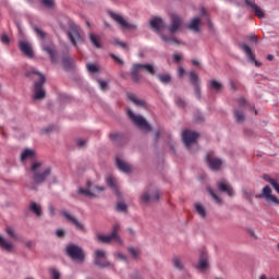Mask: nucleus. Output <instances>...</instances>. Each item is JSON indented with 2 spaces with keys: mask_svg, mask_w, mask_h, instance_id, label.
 <instances>
[{
  "mask_svg": "<svg viewBox=\"0 0 279 279\" xmlns=\"http://www.w3.org/2000/svg\"><path fill=\"white\" fill-rule=\"evenodd\" d=\"M56 234H57V236H59V239H62L64 236V230L58 229Z\"/></svg>",
  "mask_w": 279,
  "mask_h": 279,
  "instance_id": "obj_56",
  "label": "nucleus"
},
{
  "mask_svg": "<svg viewBox=\"0 0 279 279\" xmlns=\"http://www.w3.org/2000/svg\"><path fill=\"white\" fill-rule=\"evenodd\" d=\"M244 3L248 8H251V10H254L255 16H257L258 19H265V12L262 10L260 7H258V4H256L255 2H253L251 0H244Z\"/></svg>",
  "mask_w": 279,
  "mask_h": 279,
  "instance_id": "obj_19",
  "label": "nucleus"
},
{
  "mask_svg": "<svg viewBox=\"0 0 279 279\" xmlns=\"http://www.w3.org/2000/svg\"><path fill=\"white\" fill-rule=\"evenodd\" d=\"M106 182L108 184V186H110V189H112L116 193V195L119 197V190L117 189V179H114V177L112 175H108L106 178Z\"/></svg>",
  "mask_w": 279,
  "mask_h": 279,
  "instance_id": "obj_29",
  "label": "nucleus"
},
{
  "mask_svg": "<svg viewBox=\"0 0 279 279\" xmlns=\"http://www.w3.org/2000/svg\"><path fill=\"white\" fill-rule=\"evenodd\" d=\"M238 104L240 105V106H245V104H247L246 101H245V98H239L238 99Z\"/></svg>",
  "mask_w": 279,
  "mask_h": 279,
  "instance_id": "obj_60",
  "label": "nucleus"
},
{
  "mask_svg": "<svg viewBox=\"0 0 279 279\" xmlns=\"http://www.w3.org/2000/svg\"><path fill=\"white\" fill-rule=\"evenodd\" d=\"M110 58H112V60H114L116 62H118V64H123V60H121L119 57H117V54L111 53Z\"/></svg>",
  "mask_w": 279,
  "mask_h": 279,
  "instance_id": "obj_53",
  "label": "nucleus"
},
{
  "mask_svg": "<svg viewBox=\"0 0 279 279\" xmlns=\"http://www.w3.org/2000/svg\"><path fill=\"white\" fill-rule=\"evenodd\" d=\"M113 45H117V47H121L122 49H128V44L120 41V40H114Z\"/></svg>",
  "mask_w": 279,
  "mask_h": 279,
  "instance_id": "obj_50",
  "label": "nucleus"
},
{
  "mask_svg": "<svg viewBox=\"0 0 279 279\" xmlns=\"http://www.w3.org/2000/svg\"><path fill=\"white\" fill-rule=\"evenodd\" d=\"M117 210L120 213H125V210H128V205H125L123 202H120L117 204Z\"/></svg>",
  "mask_w": 279,
  "mask_h": 279,
  "instance_id": "obj_45",
  "label": "nucleus"
},
{
  "mask_svg": "<svg viewBox=\"0 0 279 279\" xmlns=\"http://www.w3.org/2000/svg\"><path fill=\"white\" fill-rule=\"evenodd\" d=\"M90 43L96 47V49H101V37L93 33L89 34Z\"/></svg>",
  "mask_w": 279,
  "mask_h": 279,
  "instance_id": "obj_30",
  "label": "nucleus"
},
{
  "mask_svg": "<svg viewBox=\"0 0 279 279\" xmlns=\"http://www.w3.org/2000/svg\"><path fill=\"white\" fill-rule=\"evenodd\" d=\"M27 158H34V150L33 149H25L21 154V160H27Z\"/></svg>",
  "mask_w": 279,
  "mask_h": 279,
  "instance_id": "obj_37",
  "label": "nucleus"
},
{
  "mask_svg": "<svg viewBox=\"0 0 279 279\" xmlns=\"http://www.w3.org/2000/svg\"><path fill=\"white\" fill-rule=\"evenodd\" d=\"M162 25H163V22H162V19L160 17H153L150 20V27L153 29H156L158 34H160V29H162Z\"/></svg>",
  "mask_w": 279,
  "mask_h": 279,
  "instance_id": "obj_28",
  "label": "nucleus"
},
{
  "mask_svg": "<svg viewBox=\"0 0 279 279\" xmlns=\"http://www.w3.org/2000/svg\"><path fill=\"white\" fill-rule=\"evenodd\" d=\"M206 160L213 171H219V169H221V165H223V161H221L219 158H216L215 153L213 151L207 154Z\"/></svg>",
  "mask_w": 279,
  "mask_h": 279,
  "instance_id": "obj_13",
  "label": "nucleus"
},
{
  "mask_svg": "<svg viewBox=\"0 0 279 279\" xmlns=\"http://www.w3.org/2000/svg\"><path fill=\"white\" fill-rule=\"evenodd\" d=\"M141 69L146 71V73H149L150 75H156V70L154 69V65L146 63V64H141L136 63L132 66L131 69V78L135 84H138L141 82L142 76H141Z\"/></svg>",
  "mask_w": 279,
  "mask_h": 279,
  "instance_id": "obj_2",
  "label": "nucleus"
},
{
  "mask_svg": "<svg viewBox=\"0 0 279 279\" xmlns=\"http://www.w3.org/2000/svg\"><path fill=\"white\" fill-rule=\"evenodd\" d=\"M218 191L221 193H227L229 197H234V190L232 185L226 182V180H220L217 182Z\"/></svg>",
  "mask_w": 279,
  "mask_h": 279,
  "instance_id": "obj_17",
  "label": "nucleus"
},
{
  "mask_svg": "<svg viewBox=\"0 0 279 279\" xmlns=\"http://www.w3.org/2000/svg\"><path fill=\"white\" fill-rule=\"evenodd\" d=\"M29 210H32V213H35L37 217H40V215H43V209H40V206L35 202L31 203Z\"/></svg>",
  "mask_w": 279,
  "mask_h": 279,
  "instance_id": "obj_35",
  "label": "nucleus"
},
{
  "mask_svg": "<svg viewBox=\"0 0 279 279\" xmlns=\"http://www.w3.org/2000/svg\"><path fill=\"white\" fill-rule=\"evenodd\" d=\"M267 60H269L271 62V60H274V54H268Z\"/></svg>",
  "mask_w": 279,
  "mask_h": 279,
  "instance_id": "obj_64",
  "label": "nucleus"
},
{
  "mask_svg": "<svg viewBox=\"0 0 279 279\" xmlns=\"http://www.w3.org/2000/svg\"><path fill=\"white\" fill-rule=\"evenodd\" d=\"M0 247H2V250H5V252H12V243L5 241V239H3V236L0 235Z\"/></svg>",
  "mask_w": 279,
  "mask_h": 279,
  "instance_id": "obj_33",
  "label": "nucleus"
},
{
  "mask_svg": "<svg viewBox=\"0 0 279 279\" xmlns=\"http://www.w3.org/2000/svg\"><path fill=\"white\" fill-rule=\"evenodd\" d=\"M128 98L130 99V101H132L134 105H136L137 108H147V102L145 100L140 99L138 97H136V95L129 94Z\"/></svg>",
  "mask_w": 279,
  "mask_h": 279,
  "instance_id": "obj_26",
  "label": "nucleus"
},
{
  "mask_svg": "<svg viewBox=\"0 0 279 279\" xmlns=\"http://www.w3.org/2000/svg\"><path fill=\"white\" fill-rule=\"evenodd\" d=\"M102 191H106V187L99 186V185H94L90 183V181L87 182V189H81L78 190V193L81 195H86L87 197H96L97 194L95 193H102Z\"/></svg>",
  "mask_w": 279,
  "mask_h": 279,
  "instance_id": "obj_10",
  "label": "nucleus"
},
{
  "mask_svg": "<svg viewBox=\"0 0 279 279\" xmlns=\"http://www.w3.org/2000/svg\"><path fill=\"white\" fill-rule=\"evenodd\" d=\"M66 254L73 260H78L80 263H84V252L80 248V246L75 244L68 245Z\"/></svg>",
  "mask_w": 279,
  "mask_h": 279,
  "instance_id": "obj_8",
  "label": "nucleus"
},
{
  "mask_svg": "<svg viewBox=\"0 0 279 279\" xmlns=\"http://www.w3.org/2000/svg\"><path fill=\"white\" fill-rule=\"evenodd\" d=\"M49 213H50L51 217H53V215H56V208H53L52 205L49 206Z\"/></svg>",
  "mask_w": 279,
  "mask_h": 279,
  "instance_id": "obj_61",
  "label": "nucleus"
},
{
  "mask_svg": "<svg viewBox=\"0 0 279 279\" xmlns=\"http://www.w3.org/2000/svg\"><path fill=\"white\" fill-rule=\"evenodd\" d=\"M240 49L246 53V57L248 58L250 62H254L255 66H260V62L256 61V56L252 51V48L247 46V44H239Z\"/></svg>",
  "mask_w": 279,
  "mask_h": 279,
  "instance_id": "obj_16",
  "label": "nucleus"
},
{
  "mask_svg": "<svg viewBox=\"0 0 279 279\" xmlns=\"http://www.w3.org/2000/svg\"><path fill=\"white\" fill-rule=\"evenodd\" d=\"M1 43H3L4 45H9L10 44V37H8V35H2L1 36Z\"/></svg>",
  "mask_w": 279,
  "mask_h": 279,
  "instance_id": "obj_55",
  "label": "nucleus"
},
{
  "mask_svg": "<svg viewBox=\"0 0 279 279\" xmlns=\"http://www.w3.org/2000/svg\"><path fill=\"white\" fill-rule=\"evenodd\" d=\"M171 19V25L168 27L170 34H175V32H178V29H180V27H182V19L180 16H178V14L172 13L170 15Z\"/></svg>",
  "mask_w": 279,
  "mask_h": 279,
  "instance_id": "obj_15",
  "label": "nucleus"
},
{
  "mask_svg": "<svg viewBox=\"0 0 279 279\" xmlns=\"http://www.w3.org/2000/svg\"><path fill=\"white\" fill-rule=\"evenodd\" d=\"M116 165L122 173H132V166L130 163L121 160V158L117 157L116 158Z\"/></svg>",
  "mask_w": 279,
  "mask_h": 279,
  "instance_id": "obj_23",
  "label": "nucleus"
},
{
  "mask_svg": "<svg viewBox=\"0 0 279 279\" xmlns=\"http://www.w3.org/2000/svg\"><path fill=\"white\" fill-rule=\"evenodd\" d=\"M28 77L31 75H37L38 82H35V94L34 99H45V89L43 88V85L46 82L45 74H41L40 72L36 70H31L26 74Z\"/></svg>",
  "mask_w": 279,
  "mask_h": 279,
  "instance_id": "obj_3",
  "label": "nucleus"
},
{
  "mask_svg": "<svg viewBox=\"0 0 279 279\" xmlns=\"http://www.w3.org/2000/svg\"><path fill=\"white\" fill-rule=\"evenodd\" d=\"M86 66H87L88 73H98L99 72V68L94 63H87Z\"/></svg>",
  "mask_w": 279,
  "mask_h": 279,
  "instance_id": "obj_42",
  "label": "nucleus"
},
{
  "mask_svg": "<svg viewBox=\"0 0 279 279\" xmlns=\"http://www.w3.org/2000/svg\"><path fill=\"white\" fill-rule=\"evenodd\" d=\"M31 173L35 184H45L47 178L51 175V167L45 165L43 161H35L32 163Z\"/></svg>",
  "mask_w": 279,
  "mask_h": 279,
  "instance_id": "obj_1",
  "label": "nucleus"
},
{
  "mask_svg": "<svg viewBox=\"0 0 279 279\" xmlns=\"http://www.w3.org/2000/svg\"><path fill=\"white\" fill-rule=\"evenodd\" d=\"M209 88L213 90H219L221 88V83L217 81H209Z\"/></svg>",
  "mask_w": 279,
  "mask_h": 279,
  "instance_id": "obj_43",
  "label": "nucleus"
},
{
  "mask_svg": "<svg viewBox=\"0 0 279 279\" xmlns=\"http://www.w3.org/2000/svg\"><path fill=\"white\" fill-rule=\"evenodd\" d=\"M196 268L199 269V271H206V269H208V253L204 251L201 252Z\"/></svg>",
  "mask_w": 279,
  "mask_h": 279,
  "instance_id": "obj_18",
  "label": "nucleus"
},
{
  "mask_svg": "<svg viewBox=\"0 0 279 279\" xmlns=\"http://www.w3.org/2000/svg\"><path fill=\"white\" fill-rule=\"evenodd\" d=\"M114 256L118 258V260H128V257L121 253H116Z\"/></svg>",
  "mask_w": 279,
  "mask_h": 279,
  "instance_id": "obj_54",
  "label": "nucleus"
},
{
  "mask_svg": "<svg viewBox=\"0 0 279 279\" xmlns=\"http://www.w3.org/2000/svg\"><path fill=\"white\" fill-rule=\"evenodd\" d=\"M41 4L46 8H51L53 5V0H41Z\"/></svg>",
  "mask_w": 279,
  "mask_h": 279,
  "instance_id": "obj_52",
  "label": "nucleus"
},
{
  "mask_svg": "<svg viewBox=\"0 0 279 279\" xmlns=\"http://www.w3.org/2000/svg\"><path fill=\"white\" fill-rule=\"evenodd\" d=\"M157 77L161 84H169L171 82V75L169 74H159Z\"/></svg>",
  "mask_w": 279,
  "mask_h": 279,
  "instance_id": "obj_39",
  "label": "nucleus"
},
{
  "mask_svg": "<svg viewBox=\"0 0 279 279\" xmlns=\"http://www.w3.org/2000/svg\"><path fill=\"white\" fill-rule=\"evenodd\" d=\"M128 117L132 121V123H134V125H136L141 130H144V132H151V126L149 125L147 120L143 118V116L136 114L131 109H128Z\"/></svg>",
  "mask_w": 279,
  "mask_h": 279,
  "instance_id": "obj_6",
  "label": "nucleus"
},
{
  "mask_svg": "<svg viewBox=\"0 0 279 279\" xmlns=\"http://www.w3.org/2000/svg\"><path fill=\"white\" fill-rule=\"evenodd\" d=\"M190 77H191L193 86H194V93H195L197 99H199V97H202V93L199 89V77L197 76V74L195 72H190Z\"/></svg>",
  "mask_w": 279,
  "mask_h": 279,
  "instance_id": "obj_21",
  "label": "nucleus"
},
{
  "mask_svg": "<svg viewBox=\"0 0 279 279\" xmlns=\"http://www.w3.org/2000/svg\"><path fill=\"white\" fill-rule=\"evenodd\" d=\"M192 64H194V66H199V61L193 60V61H192Z\"/></svg>",
  "mask_w": 279,
  "mask_h": 279,
  "instance_id": "obj_63",
  "label": "nucleus"
},
{
  "mask_svg": "<svg viewBox=\"0 0 279 279\" xmlns=\"http://www.w3.org/2000/svg\"><path fill=\"white\" fill-rule=\"evenodd\" d=\"M175 104L177 106H179L180 108H184L186 106V102L184 101V99L182 98H177L175 99Z\"/></svg>",
  "mask_w": 279,
  "mask_h": 279,
  "instance_id": "obj_51",
  "label": "nucleus"
},
{
  "mask_svg": "<svg viewBox=\"0 0 279 279\" xmlns=\"http://www.w3.org/2000/svg\"><path fill=\"white\" fill-rule=\"evenodd\" d=\"M109 138L117 145H121V143H125L126 141L125 135H123L122 133H111L109 135Z\"/></svg>",
  "mask_w": 279,
  "mask_h": 279,
  "instance_id": "obj_27",
  "label": "nucleus"
},
{
  "mask_svg": "<svg viewBox=\"0 0 279 279\" xmlns=\"http://www.w3.org/2000/svg\"><path fill=\"white\" fill-rule=\"evenodd\" d=\"M98 84L101 90H108V83L106 81L98 80Z\"/></svg>",
  "mask_w": 279,
  "mask_h": 279,
  "instance_id": "obj_48",
  "label": "nucleus"
},
{
  "mask_svg": "<svg viewBox=\"0 0 279 279\" xmlns=\"http://www.w3.org/2000/svg\"><path fill=\"white\" fill-rule=\"evenodd\" d=\"M61 215H63V217H65V219L68 221H70V223H73V226H75L76 230H80L81 232H86V228L84 227V225L82 222H80V220H77V218L73 217L71 214H69L68 211H61Z\"/></svg>",
  "mask_w": 279,
  "mask_h": 279,
  "instance_id": "obj_14",
  "label": "nucleus"
},
{
  "mask_svg": "<svg viewBox=\"0 0 279 279\" xmlns=\"http://www.w3.org/2000/svg\"><path fill=\"white\" fill-rule=\"evenodd\" d=\"M110 16H111V19H113V21H116V23H118V25H120L121 29H136V25L135 24L129 23L120 14L111 12Z\"/></svg>",
  "mask_w": 279,
  "mask_h": 279,
  "instance_id": "obj_11",
  "label": "nucleus"
},
{
  "mask_svg": "<svg viewBox=\"0 0 279 279\" xmlns=\"http://www.w3.org/2000/svg\"><path fill=\"white\" fill-rule=\"evenodd\" d=\"M199 137V134L191 130H185L182 133V141L185 146L191 147L195 141Z\"/></svg>",
  "mask_w": 279,
  "mask_h": 279,
  "instance_id": "obj_12",
  "label": "nucleus"
},
{
  "mask_svg": "<svg viewBox=\"0 0 279 279\" xmlns=\"http://www.w3.org/2000/svg\"><path fill=\"white\" fill-rule=\"evenodd\" d=\"M129 252H130L132 258H138V254H141V252L134 247H129Z\"/></svg>",
  "mask_w": 279,
  "mask_h": 279,
  "instance_id": "obj_46",
  "label": "nucleus"
},
{
  "mask_svg": "<svg viewBox=\"0 0 279 279\" xmlns=\"http://www.w3.org/2000/svg\"><path fill=\"white\" fill-rule=\"evenodd\" d=\"M161 39L165 40V43H173V45H182L180 40L173 38V37H167V35H161Z\"/></svg>",
  "mask_w": 279,
  "mask_h": 279,
  "instance_id": "obj_40",
  "label": "nucleus"
},
{
  "mask_svg": "<svg viewBox=\"0 0 279 279\" xmlns=\"http://www.w3.org/2000/svg\"><path fill=\"white\" fill-rule=\"evenodd\" d=\"M33 29L35 34L38 36V38H40L41 40L47 37V34L43 32L40 28H38V26H34Z\"/></svg>",
  "mask_w": 279,
  "mask_h": 279,
  "instance_id": "obj_41",
  "label": "nucleus"
},
{
  "mask_svg": "<svg viewBox=\"0 0 279 279\" xmlns=\"http://www.w3.org/2000/svg\"><path fill=\"white\" fill-rule=\"evenodd\" d=\"M128 117L132 121V123H134V125H136L141 130H144V132H151V126L149 125L147 120L143 118V116L136 114L131 109H128Z\"/></svg>",
  "mask_w": 279,
  "mask_h": 279,
  "instance_id": "obj_5",
  "label": "nucleus"
},
{
  "mask_svg": "<svg viewBox=\"0 0 279 279\" xmlns=\"http://www.w3.org/2000/svg\"><path fill=\"white\" fill-rule=\"evenodd\" d=\"M76 144L78 147H84L86 145V140H77Z\"/></svg>",
  "mask_w": 279,
  "mask_h": 279,
  "instance_id": "obj_58",
  "label": "nucleus"
},
{
  "mask_svg": "<svg viewBox=\"0 0 279 279\" xmlns=\"http://www.w3.org/2000/svg\"><path fill=\"white\" fill-rule=\"evenodd\" d=\"M234 117L238 123H243V121H245V114L241 110H234Z\"/></svg>",
  "mask_w": 279,
  "mask_h": 279,
  "instance_id": "obj_38",
  "label": "nucleus"
},
{
  "mask_svg": "<svg viewBox=\"0 0 279 279\" xmlns=\"http://www.w3.org/2000/svg\"><path fill=\"white\" fill-rule=\"evenodd\" d=\"M248 40H250L251 43H258V38H256L255 35L248 36Z\"/></svg>",
  "mask_w": 279,
  "mask_h": 279,
  "instance_id": "obj_59",
  "label": "nucleus"
},
{
  "mask_svg": "<svg viewBox=\"0 0 279 279\" xmlns=\"http://www.w3.org/2000/svg\"><path fill=\"white\" fill-rule=\"evenodd\" d=\"M194 207L199 217L204 219V217H206V208H204L199 203H195Z\"/></svg>",
  "mask_w": 279,
  "mask_h": 279,
  "instance_id": "obj_36",
  "label": "nucleus"
},
{
  "mask_svg": "<svg viewBox=\"0 0 279 279\" xmlns=\"http://www.w3.org/2000/svg\"><path fill=\"white\" fill-rule=\"evenodd\" d=\"M209 195H211L213 199L216 204H221V198L213 191V189H208Z\"/></svg>",
  "mask_w": 279,
  "mask_h": 279,
  "instance_id": "obj_44",
  "label": "nucleus"
},
{
  "mask_svg": "<svg viewBox=\"0 0 279 279\" xmlns=\"http://www.w3.org/2000/svg\"><path fill=\"white\" fill-rule=\"evenodd\" d=\"M271 187L269 185H266L263 187V192L257 195L259 199H266L268 204H276V206H279V198L276 195L271 194Z\"/></svg>",
  "mask_w": 279,
  "mask_h": 279,
  "instance_id": "obj_9",
  "label": "nucleus"
},
{
  "mask_svg": "<svg viewBox=\"0 0 279 279\" xmlns=\"http://www.w3.org/2000/svg\"><path fill=\"white\" fill-rule=\"evenodd\" d=\"M184 73H185L184 68L180 66V68L178 69V75H179V77H184Z\"/></svg>",
  "mask_w": 279,
  "mask_h": 279,
  "instance_id": "obj_57",
  "label": "nucleus"
},
{
  "mask_svg": "<svg viewBox=\"0 0 279 279\" xmlns=\"http://www.w3.org/2000/svg\"><path fill=\"white\" fill-rule=\"evenodd\" d=\"M41 47L44 51H46V53L50 56V60L52 63L58 62V53H56V47H53V45H43Z\"/></svg>",
  "mask_w": 279,
  "mask_h": 279,
  "instance_id": "obj_24",
  "label": "nucleus"
},
{
  "mask_svg": "<svg viewBox=\"0 0 279 279\" xmlns=\"http://www.w3.org/2000/svg\"><path fill=\"white\" fill-rule=\"evenodd\" d=\"M94 265H96V267H100V269L112 267V264H110V262H108L106 258V252L102 250H96L94 252Z\"/></svg>",
  "mask_w": 279,
  "mask_h": 279,
  "instance_id": "obj_7",
  "label": "nucleus"
},
{
  "mask_svg": "<svg viewBox=\"0 0 279 279\" xmlns=\"http://www.w3.org/2000/svg\"><path fill=\"white\" fill-rule=\"evenodd\" d=\"M20 49L27 58H34V50L27 41H20Z\"/></svg>",
  "mask_w": 279,
  "mask_h": 279,
  "instance_id": "obj_25",
  "label": "nucleus"
},
{
  "mask_svg": "<svg viewBox=\"0 0 279 279\" xmlns=\"http://www.w3.org/2000/svg\"><path fill=\"white\" fill-rule=\"evenodd\" d=\"M50 274L52 279H60V271H58L56 268H51Z\"/></svg>",
  "mask_w": 279,
  "mask_h": 279,
  "instance_id": "obj_47",
  "label": "nucleus"
},
{
  "mask_svg": "<svg viewBox=\"0 0 279 279\" xmlns=\"http://www.w3.org/2000/svg\"><path fill=\"white\" fill-rule=\"evenodd\" d=\"M173 58H174V62H180V60H182V56L180 54H174Z\"/></svg>",
  "mask_w": 279,
  "mask_h": 279,
  "instance_id": "obj_62",
  "label": "nucleus"
},
{
  "mask_svg": "<svg viewBox=\"0 0 279 279\" xmlns=\"http://www.w3.org/2000/svg\"><path fill=\"white\" fill-rule=\"evenodd\" d=\"M62 64L66 71H71V69L73 68V64H75V61H73V59L69 57H65L62 59Z\"/></svg>",
  "mask_w": 279,
  "mask_h": 279,
  "instance_id": "obj_32",
  "label": "nucleus"
},
{
  "mask_svg": "<svg viewBox=\"0 0 279 279\" xmlns=\"http://www.w3.org/2000/svg\"><path fill=\"white\" fill-rule=\"evenodd\" d=\"M68 38L74 47H77V40L82 39V35L80 34V31L72 28L68 32Z\"/></svg>",
  "mask_w": 279,
  "mask_h": 279,
  "instance_id": "obj_22",
  "label": "nucleus"
},
{
  "mask_svg": "<svg viewBox=\"0 0 279 279\" xmlns=\"http://www.w3.org/2000/svg\"><path fill=\"white\" fill-rule=\"evenodd\" d=\"M159 199H160L159 191L155 192V194L153 196L149 195V192H145L141 196V201L143 202V204H149V202H158Z\"/></svg>",
  "mask_w": 279,
  "mask_h": 279,
  "instance_id": "obj_20",
  "label": "nucleus"
},
{
  "mask_svg": "<svg viewBox=\"0 0 279 279\" xmlns=\"http://www.w3.org/2000/svg\"><path fill=\"white\" fill-rule=\"evenodd\" d=\"M121 230V226L119 223L113 225L111 234L104 235L101 233L97 234V241L99 243H110L111 241H116L120 245L123 243L121 236L119 235V231Z\"/></svg>",
  "mask_w": 279,
  "mask_h": 279,
  "instance_id": "obj_4",
  "label": "nucleus"
},
{
  "mask_svg": "<svg viewBox=\"0 0 279 279\" xmlns=\"http://www.w3.org/2000/svg\"><path fill=\"white\" fill-rule=\"evenodd\" d=\"M173 267L175 269H179V271H182L184 269V264L182 263V259L178 256L172 258Z\"/></svg>",
  "mask_w": 279,
  "mask_h": 279,
  "instance_id": "obj_34",
  "label": "nucleus"
},
{
  "mask_svg": "<svg viewBox=\"0 0 279 279\" xmlns=\"http://www.w3.org/2000/svg\"><path fill=\"white\" fill-rule=\"evenodd\" d=\"M199 23H202L199 17H194L187 25V28L192 29L193 32H199Z\"/></svg>",
  "mask_w": 279,
  "mask_h": 279,
  "instance_id": "obj_31",
  "label": "nucleus"
},
{
  "mask_svg": "<svg viewBox=\"0 0 279 279\" xmlns=\"http://www.w3.org/2000/svg\"><path fill=\"white\" fill-rule=\"evenodd\" d=\"M7 233L9 234V236H11V239H16V233L14 232V229H12V227L7 228Z\"/></svg>",
  "mask_w": 279,
  "mask_h": 279,
  "instance_id": "obj_49",
  "label": "nucleus"
}]
</instances>
